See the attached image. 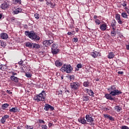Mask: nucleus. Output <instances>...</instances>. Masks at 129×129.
I'll use <instances>...</instances> for the list:
<instances>
[{
  "instance_id": "obj_23",
  "label": "nucleus",
  "mask_w": 129,
  "mask_h": 129,
  "mask_svg": "<svg viewBox=\"0 0 129 129\" xmlns=\"http://www.w3.org/2000/svg\"><path fill=\"white\" fill-rule=\"evenodd\" d=\"M41 47V46L40 44L38 43H33L32 48L33 49H40Z\"/></svg>"
},
{
  "instance_id": "obj_21",
  "label": "nucleus",
  "mask_w": 129,
  "mask_h": 129,
  "mask_svg": "<svg viewBox=\"0 0 129 129\" xmlns=\"http://www.w3.org/2000/svg\"><path fill=\"white\" fill-rule=\"evenodd\" d=\"M34 43H31L30 42H27L25 43V46L29 47L30 49H32Z\"/></svg>"
},
{
  "instance_id": "obj_50",
  "label": "nucleus",
  "mask_w": 129,
  "mask_h": 129,
  "mask_svg": "<svg viewBox=\"0 0 129 129\" xmlns=\"http://www.w3.org/2000/svg\"><path fill=\"white\" fill-rule=\"evenodd\" d=\"M121 5H122L123 7H126L127 3L125 1H124L123 3L121 4Z\"/></svg>"
},
{
  "instance_id": "obj_15",
  "label": "nucleus",
  "mask_w": 129,
  "mask_h": 129,
  "mask_svg": "<svg viewBox=\"0 0 129 129\" xmlns=\"http://www.w3.org/2000/svg\"><path fill=\"white\" fill-rule=\"evenodd\" d=\"M9 118V115H5L4 116H3L1 120V122L2 124H5L6 120Z\"/></svg>"
},
{
  "instance_id": "obj_63",
  "label": "nucleus",
  "mask_w": 129,
  "mask_h": 129,
  "mask_svg": "<svg viewBox=\"0 0 129 129\" xmlns=\"http://www.w3.org/2000/svg\"><path fill=\"white\" fill-rule=\"evenodd\" d=\"M126 48L127 50H129V45H126Z\"/></svg>"
},
{
  "instance_id": "obj_14",
  "label": "nucleus",
  "mask_w": 129,
  "mask_h": 129,
  "mask_svg": "<svg viewBox=\"0 0 129 129\" xmlns=\"http://www.w3.org/2000/svg\"><path fill=\"white\" fill-rule=\"evenodd\" d=\"M108 28V27H107V24L106 23H104L103 24L100 25V29L103 32L106 31Z\"/></svg>"
},
{
  "instance_id": "obj_7",
  "label": "nucleus",
  "mask_w": 129,
  "mask_h": 129,
  "mask_svg": "<svg viewBox=\"0 0 129 129\" xmlns=\"http://www.w3.org/2000/svg\"><path fill=\"white\" fill-rule=\"evenodd\" d=\"M53 40H45L43 42V46L45 47H48V46H50L51 44L53 43Z\"/></svg>"
},
{
  "instance_id": "obj_2",
  "label": "nucleus",
  "mask_w": 129,
  "mask_h": 129,
  "mask_svg": "<svg viewBox=\"0 0 129 129\" xmlns=\"http://www.w3.org/2000/svg\"><path fill=\"white\" fill-rule=\"evenodd\" d=\"M34 100L37 102L42 101L44 102L46 100V93L44 90L42 92L38 94L34 97Z\"/></svg>"
},
{
  "instance_id": "obj_46",
  "label": "nucleus",
  "mask_w": 129,
  "mask_h": 129,
  "mask_svg": "<svg viewBox=\"0 0 129 129\" xmlns=\"http://www.w3.org/2000/svg\"><path fill=\"white\" fill-rule=\"evenodd\" d=\"M108 119H110V120H112V121L115 120L114 118L112 116H111V115H110V116H109Z\"/></svg>"
},
{
  "instance_id": "obj_42",
  "label": "nucleus",
  "mask_w": 129,
  "mask_h": 129,
  "mask_svg": "<svg viewBox=\"0 0 129 129\" xmlns=\"http://www.w3.org/2000/svg\"><path fill=\"white\" fill-rule=\"evenodd\" d=\"M10 73H11V74H12V76H11L15 77L17 75V73L16 72H11Z\"/></svg>"
},
{
  "instance_id": "obj_41",
  "label": "nucleus",
  "mask_w": 129,
  "mask_h": 129,
  "mask_svg": "<svg viewBox=\"0 0 129 129\" xmlns=\"http://www.w3.org/2000/svg\"><path fill=\"white\" fill-rule=\"evenodd\" d=\"M26 76L28 78H30L31 77H32V74H30V73H27V74H26Z\"/></svg>"
},
{
  "instance_id": "obj_30",
  "label": "nucleus",
  "mask_w": 129,
  "mask_h": 129,
  "mask_svg": "<svg viewBox=\"0 0 129 129\" xmlns=\"http://www.w3.org/2000/svg\"><path fill=\"white\" fill-rule=\"evenodd\" d=\"M10 112L16 113L18 111L17 108H12L9 110Z\"/></svg>"
},
{
  "instance_id": "obj_61",
  "label": "nucleus",
  "mask_w": 129,
  "mask_h": 129,
  "mask_svg": "<svg viewBox=\"0 0 129 129\" xmlns=\"http://www.w3.org/2000/svg\"><path fill=\"white\" fill-rule=\"evenodd\" d=\"M97 18H98V16L97 15H94V19L96 20Z\"/></svg>"
},
{
  "instance_id": "obj_1",
  "label": "nucleus",
  "mask_w": 129,
  "mask_h": 129,
  "mask_svg": "<svg viewBox=\"0 0 129 129\" xmlns=\"http://www.w3.org/2000/svg\"><path fill=\"white\" fill-rule=\"evenodd\" d=\"M25 34L32 40L34 41H37L40 39V37L37 36L34 31H31L30 32L25 31Z\"/></svg>"
},
{
  "instance_id": "obj_25",
  "label": "nucleus",
  "mask_w": 129,
  "mask_h": 129,
  "mask_svg": "<svg viewBox=\"0 0 129 129\" xmlns=\"http://www.w3.org/2000/svg\"><path fill=\"white\" fill-rule=\"evenodd\" d=\"M22 11V9L21 8H17L15 9V11H14V13L15 14L17 15L18 14H19L20 13H21Z\"/></svg>"
},
{
  "instance_id": "obj_17",
  "label": "nucleus",
  "mask_w": 129,
  "mask_h": 129,
  "mask_svg": "<svg viewBox=\"0 0 129 129\" xmlns=\"http://www.w3.org/2000/svg\"><path fill=\"white\" fill-rule=\"evenodd\" d=\"M114 56H115V54L113 52H109L107 55V57L109 59H113L114 57Z\"/></svg>"
},
{
  "instance_id": "obj_37",
  "label": "nucleus",
  "mask_w": 129,
  "mask_h": 129,
  "mask_svg": "<svg viewBox=\"0 0 129 129\" xmlns=\"http://www.w3.org/2000/svg\"><path fill=\"white\" fill-rule=\"evenodd\" d=\"M88 94L90 96H93L94 93L92 90H90V92L88 93Z\"/></svg>"
},
{
  "instance_id": "obj_40",
  "label": "nucleus",
  "mask_w": 129,
  "mask_h": 129,
  "mask_svg": "<svg viewBox=\"0 0 129 129\" xmlns=\"http://www.w3.org/2000/svg\"><path fill=\"white\" fill-rule=\"evenodd\" d=\"M57 48V47L56 46V44H52L51 50H52V49H58V48Z\"/></svg>"
},
{
  "instance_id": "obj_26",
  "label": "nucleus",
  "mask_w": 129,
  "mask_h": 129,
  "mask_svg": "<svg viewBox=\"0 0 129 129\" xmlns=\"http://www.w3.org/2000/svg\"><path fill=\"white\" fill-rule=\"evenodd\" d=\"M114 110H115L117 112L119 113L122 110V108L120 107L119 105H117L114 107Z\"/></svg>"
},
{
  "instance_id": "obj_27",
  "label": "nucleus",
  "mask_w": 129,
  "mask_h": 129,
  "mask_svg": "<svg viewBox=\"0 0 129 129\" xmlns=\"http://www.w3.org/2000/svg\"><path fill=\"white\" fill-rule=\"evenodd\" d=\"M59 50L58 49H52L51 52L53 54H56L59 52Z\"/></svg>"
},
{
  "instance_id": "obj_24",
  "label": "nucleus",
  "mask_w": 129,
  "mask_h": 129,
  "mask_svg": "<svg viewBox=\"0 0 129 129\" xmlns=\"http://www.w3.org/2000/svg\"><path fill=\"white\" fill-rule=\"evenodd\" d=\"M9 106V104H8V103L3 104L2 106V109L6 110Z\"/></svg>"
},
{
  "instance_id": "obj_53",
  "label": "nucleus",
  "mask_w": 129,
  "mask_h": 129,
  "mask_svg": "<svg viewBox=\"0 0 129 129\" xmlns=\"http://www.w3.org/2000/svg\"><path fill=\"white\" fill-rule=\"evenodd\" d=\"M103 115L105 118H108L109 117V116H110V115H107V114H104Z\"/></svg>"
},
{
  "instance_id": "obj_36",
  "label": "nucleus",
  "mask_w": 129,
  "mask_h": 129,
  "mask_svg": "<svg viewBox=\"0 0 129 129\" xmlns=\"http://www.w3.org/2000/svg\"><path fill=\"white\" fill-rule=\"evenodd\" d=\"M26 129H34V127L32 125H26L25 126Z\"/></svg>"
},
{
  "instance_id": "obj_49",
  "label": "nucleus",
  "mask_w": 129,
  "mask_h": 129,
  "mask_svg": "<svg viewBox=\"0 0 129 129\" xmlns=\"http://www.w3.org/2000/svg\"><path fill=\"white\" fill-rule=\"evenodd\" d=\"M82 67V64H77V68H78V69H81Z\"/></svg>"
},
{
  "instance_id": "obj_59",
  "label": "nucleus",
  "mask_w": 129,
  "mask_h": 129,
  "mask_svg": "<svg viewBox=\"0 0 129 129\" xmlns=\"http://www.w3.org/2000/svg\"><path fill=\"white\" fill-rule=\"evenodd\" d=\"M52 123H48V127H50L51 126H52Z\"/></svg>"
},
{
  "instance_id": "obj_12",
  "label": "nucleus",
  "mask_w": 129,
  "mask_h": 129,
  "mask_svg": "<svg viewBox=\"0 0 129 129\" xmlns=\"http://www.w3.org/2000/svg\"><path fill=\"white\" fill-rule=\"evenodd\" d=\"M116 24H117V22H116V21H115V19L112 20V22H111V27H112V30H116V29H117Z\"/></svg>"
},
{
  "instance_id": "obj_13",
  "label": "nucleus",
  "mask_w": 129,
  "mask_h": 129,
  "mask_svg": "<svg viewBox=\"0 0 129 129\" xmlns=\"http://www.w3.org/2000/svg\"><path fill=\"white\" fill-rule=\"evenodd\" d=\"M0 37L2 39L4 40H7L9 38V36L7 33L2 32L0 34Z\"/></svg>"
},
{
  "instance_id": "obj_45",
  "label": "nucleus",
  "mask_w": 129,
  "mask_h": 129,
  "mask_svg": "<svg viewBox=\"0 0 129 129\" xmlns=\"http://www.w3.org/2000/svg\"><path fill=\"white\" fill-rule=\"evenodd\" d=\"M0 70L4 71L5 70V66L3 64H2L1 66H0Z\"/></svg>"
},
{
  "instance_id": "obj_60",
  "label": "nucleus",
  "mask_w": 129,
  "mask_h": 129,
  "mask_svg": "<svg viewBox=\"0 0 129 129\" xmlns=\"http://www.w3.org/2000/svg\"><path fill=\"white\" fill-rule=\"evenodd\" d=\"M86 91L88 93H89L90 92V90L89 89H86Z\"/></svg>"
},
{
  "instance_id": "obj_18",
  "label": "nucleus",
  "mask_w": 129,
  "mask_h": 129,
  "mask_svg": "<svg viewBox=\"0 0 129 129\" xmlns=\"http://www.w3.org/2000/svg\"><path fill=\"white\" fill-rule=\"evenodd\" d=\"M46 5H47V6H48V7H50V8H51L52 9L54 8V7H56V5L51 2H47Z\"/></svg>"
},
{
  "instance_id": "obj_64",
  "label": "nucleus",
  "mask_w": 129,
  "mask_h": 129,
  "mask_svg": "<svg viewBox=\"0 0 129 129\" xmlns=\"http://www.w3.org/2000/svg\"><path fill=\"white\" fill-rule=\"evenodd\" d=\"M75 30L76 32H78L79 31V29L78 28H76Z\"/></svg>"
},
{
  "instance_id": "obj_43",
  "label": "nucleus",
  "mask_w": 129,
  "mask_h": 129,
  "mask_svg": "<svg viewBox=\"0 0 129 129\" xmlns=\"http://www.w3.org/2000/svg\"><path fill=\"white\" fill-rule=\"evenodd\" d=\"M41 127H42V129H48V126L45 124L42 125Z\"/></svg>"
},
{
  "instance_id": "obj_31",
  "label": "nucleus",
  "mask_w": 129,
  "mask_h": 129,
  "mask_svg": "<svg viewBox=\"0 0 129 129\" xmlns=\"http://www.w3.org/2000/svg\"><path fill=\"white\" fill-rule=\"evenodd\" d=\"M0 42H1V46H2L3 47H5L6 46H7V44L4 41H2L0 40Z\"/></svg>"
},
{
  "instance_id": "obj_44",
  "label": "nucleus",
  "mask_w": 129,
  "mask_h": 129,
  "mask_svg": "<svg viewBox=\"0 0 129 129\" xmlns=\"http://www.w3.org/2000/svg\"><path fill=\"white\" fill-rule=\"evenodd\" d=\"M121 129H129V127L126 125H122L121 126Z\"/></svg>"
},
{
  "instance_id": "obj_3",
  "label": "nucleus",
  "mask_w": 129,
  "mask_h": 129,
  "mask_svg": "<svg viewBox=\"0 0 129 129\" xmlns=\"http://www.w3.org/2000/svg\"><path fill=\"white\" fill-rule=\"evenodd\" d=\"M107 90L108 92H110V94L112 96L119 95L120 94H122V92L121 91L117 90V88L115 86H111Z\"/></svg>"
},
{
  "instance_id": "obj_20",
  "label": "nucleus",
  "mask_w": 129,
  "mask_h": 129,
  "mask_svg": "<svg viewBox=\"0 0 129 129\" xmlns=\"http://www.w3.org/2000/svg\"><path fill=\"white\" fill-rule=\"evenodd\" d=\"M1 8L3 9V10H5L7 9V8H9V5L5 3H3V4H2Z\"/></svg>"
},
{
  "instance_id": "obj_9",
  "label": "nucleus",
  "mask_w": 129,
  "mask_h": 129,
  "mask_svg": "<svg viewBox=\"0 0 129 129\" xmlns=\"http://www.w3.org/2000/svg\"><path fill=\"white\" fill-rule=\"evenodd\" d=\"M49 109L51 111L54 109V107L51 106L50 104H45V105H44V110H45V111H48Z\"/></svg>"
},
{
  "instance_id": "obj_35",
  "label": "nucleus",
  "mask_w": 129,
  "mask_h": 129,
  "mask_svg": "<svg viewBox=\"0 0 129 129\" xmlns=\"http://www.w3.org/2000/svg\"><path fill=\"white\" fill-rule=\"evenodd\" d=\"M95 23H96V25H100L101 24V22H100V20H99V19H96L95 20Z\"/></svg>"
},
{
  "instance_id": "obj_33",
  "label": "nucleus",
  "mask_w": 129,
  "mask_h": 129,
  "mask_svg": "<svg viewBox=\"0 0 129 129\" xmlns=\"http://www.w3.org/2000/svg\"><path fill=\"white\" fill-rule=\"evenodd\" d=\"M56 94L58 96H61L62 94V91L60 90L56 92Z\"/></svg>"
},
{
  "instance_id": "obj_10",
  "label": "nucleus",
  "mask_w": 129,
  "mask_h": 129,
  "mask_svg": "<svg viewBox=\"0 0 129 129\" xmlns=\"http://www.w3.org/2000/svg\"><path fill=\"white\" fill-rule=\"evenodd\" d=\"M78 121L82 123V124H88V123L87 122L86 120L85 119V117H80L78 118Z\"/></svg>"
},
{
  "instance_id": "obj_32",
  "label": "nucleus",
  "mask_w": 129,
  "mask_h": 129,
  "mask_svg": "<svg viewBox=\"0 0 129 129\" xmlns=\"http://www.w3.org/2000/svg\"><path fill=\"white\" fill-rule=\"evenodd\" d=\"M111 35L112 37H114L115 35H116V32L115 31V30H113L111 32Z\"/></svg>"
},
{
  "instance_id": "obj_16",
  "label": "nucleus",
  "mask_w": 129,
  "mask_h": 129,
  "mask_svg": "<svg viewBox=\"0 0 129 129\" xmlns=\"http://www.w3.org/2000/svg\"><path fill=\"white\" fill-rule=\"evenodd\" d=\"M105 97H106L107 99L110 100L111 101L114 100V98L112 97V95L110 94H105Z\"/></svg>"
},
{
  "instance_id": "obj_6",
  "label": "nucleus",
  "mask_w": 129,
  "mask_h": 129,
  "mask_svg": "<svg viewBox=\"0 0 129 129\" xmlns=\"http://www.w3.org/2000/svg\"><path fill=\"white\" fill-rule=\"evenodd\" d=\"M80 83L76 82L71 84V88L74 90H77L80 87Z\"/></svg>"
},
{
  "instance_id": "obj_54",
  "label": "nucleus",
  "mask_w": 129,
  "mask_h": 129,
  "mask_svg": "<svg viewBox=\"0 0 129 129\" xmlns=\"http://www.w3.org/2000/svg\"><path fill=\"white\" fill-rule=\"evenodd\" d=\"M95 53H96V55L97 56H101V53L100 52H98L97 51H95Z\"/></svg>"
},
{
  "instance_id": "obj_29",
  "label": "nucleus",
  "mask_w": 129,
  "mask_h": 129,
  "mask_svg": "<svg viewBox=\"0 0 129 129\" xmlns=\"http://www.w3.org/2000/svg\"><path fill=\"white\" fill-rule=\"evenodd\" d=\"M83 86L85 87H89V82L88 81H85L83 83Z\"/></svg>"
},
{
  "instance_id": "obj_34",
  "label": "nucleus",
  "mask_w": 129,
  "mask_h": 129,
  "mask_svg": "<svg viewBox=\"0 0 129 129\" xmlns=\"http://www.w3.org/2000/svg\"><path fill=\"white\" fill-rule=\"evenodd\" d=\"M91 56L94 58H97V53L95 52H93L91 53Z\"/></svg>"
},
{
  "instance_id": "obj_4",
  "label": "nucleus",
  "mask_w": 129,
  "mask_h": 129,
  "mask_svg": "<svg viewBox=\"0 0 129 129\" xmlns=\"http://www.w3.org/2000/svg\"><path fill=\"white\" fill-rule=\"evenodd\" d=\"M73 68L71 64H63L61 69H60V71L63 73L66 72L67 74H70L73 71Z\"/></svg>"
},
{
  "instance_id": "obj_11",
  "label": "nucleus",
  "mask_w": 129,
  "mask_h": 129,
  "mask_svg": "<svg viewBox=\"0 0 129 129\" xmlns=\"http://www.w3.org/2000/svg\"><path fill=\"white\" fill-rule=\"evenodd\" d=\"M10 79L11 81L14 82L15 83L17 84L20 80V78L14 76H11Z\"/></svg>"
},
{
  "instance_id": "obj_19",
  "label": "nucleus",
  "mask_w": 129,
  "mask_h": 129,
  "mask_svg": "<svg viewBox=\"0 0 129 129\" xmlns=\"http://www.w3.org/2000/svg\"><path fill=\"white\" fill-rule=\"evenodd\" d=\"M82 100L84 102H87L89 100V96L87 95H84L82 97Z\"/></svg>"
},
{
  "instance_id": "obj_5",
  "label": "nucleus",
  "mask_w": 129,
  "mask_h": 129,
  "mask_svg": "<svg viewBox=\"0 0 129 129\" xmlns=\"http://www.w3.org/2000/svg\"><path fill=\"white\" fill-rule=\"evenodd\" d=\"M86 121L88 122H90L91 125L94 126L95 125L94 123V118L91 116L90 115L87 114L86 115Z\"/></svg>"
},
{
  "instance_id": "obj_55",
  "label": "nucleus",
  "mask_w": 129,
  "mask_h": 129,
  "mask_svg": "<svg viewBox=\"0 0 129 129\" xmlns=\"http://www.w3.org/2000/svg\"><path fill=\"white\" fill-rule=\"evenodd\" d=\"M7 93H9L10 95L12 94V92H11V90H7Z\"/></svg>"
},
{
  "instance_id": "obj_38",
  "label": "nucleus",
  "mask_w": 129,
  "mask_h": 129,
  "mask_svg": "<svg viewBox=\"0 0 129 129\" xmlns=\"http://www.w3.org/2000/svg\"><path fill=\"white\" fill-rule=\"evenodd\" d=\"M38 122L40 124H41V123H43V124H45V122L43 120L41 119H38Z\"/></svg>"
},
{
  "instance_id": "obj_39",
  "label": "nucleus",
  "mask_w": 129,
  "mask_h": 129,
  "mask_svg": "<svg viewBox=\"0 0 129 129\" xmlns=\"http://www.w3.org/2000/svg\"><path fill=\"white\" fill-rule=\"evenodd\" d=\"M34 17L36 19L38 20L39 19H40V15H39L37 13L35 14Z\"/></svg>"
},
{
  "instance_id": "obj_57",
  "label": "nucleus",
  "mask_w": 129,
  "mask_h": 129,
  "mask_svg": "<svg viewBox=\"0 0 129 129\" xmlns=\"http://www.w3.org/2000/svg\"><path fill=\"white\" fill-rule=\"evenodd\" d=\"M24 63L23 61H21L19 62V65H22Z\"/></svg>"
},
{
  "instance_id": "obj_8",
  "label": "nucleus",
  "mask_w": 129,
  "mask_h": 129,
  "mask_svg": "<svg viewBox=\"0 0 129 129\" xmlns=\"http://www.w3.org/2000/svg\"><path fill=\"white\" fill-rule=\"evenodd\" d=\"M115 19L117 21V23L119 25H122L123 23V22L121 19V15L118 14L115 15Z\"/></svg>"
},
{
  "instance_id": "obj_51",
  "label": "nucleus",
  "mask_w": 129,
  "mask_h": 129,
  "mask_svg": "<svg viewBox=\"0 0 129 129\" xmlns=\"http://www.w3.org/2000/svg\"><path fill=\"white\" fill-rule=\"evenodd\" d=\"M70 78L71 80H74L75 79V76L73 75L70 76Z\"/></svg>"
},
{
  "instance_id": "obj_56",
  "label": "nucleus",
  "mask_w": 129,
  "mask_h": 129,
  "mask_svg": "<svg viewBox=\"0 0 129 129\" xmlns=\"http://www.w3.org/2000/svg\"><path fill=\"white\" fill-rule=\"evenodd\" d=\"M16 20V18L15 17H12L11 18V22H13L14 21Z\"/></svg>"
},
{
  "instance_id": "obj_47",
  "label": "nucleus",
  "mask_w": 129,
  "mask_h": 129,
  "mask_svg": "<svg viewBox=\"0 0 129 129\" xmlns=\"http://www.w3.org/2000/svg\"><path fill=\"white\" fill-rule=\"evenodd\" d=\"M124 10H125V12H126L129 15V8H127V7H125Z\"/></svg>"
},
{
  "instance_id": "obj_52",
  "label": "nucleus",
  "mask_w": 129,
  "mask_h": 129,
  "mask_svg": "<svg viewBox=\"0 0 129 129\" xmlns=\"http://www.w3.org/2000/svg\"><path fill=\"white\" fill-rule=\"evenodd\" d=\"M15 2L18 3L19 5L21 4V0H15Z\"/></svg>"
},
{
  "instance_id": "obj_28",
  "label": "nucleus",
  "mask_w": 129,
  "mask_h": 129,
  "mask_svg": "<svg viewBox=\"0 0 129 129\" xmlns=\"http://www.w3.org/2000/svg\"><path fill=\"white\" fill-rule=\"evenodd\" d=\"M121 17L123 18L124 19H127L128 18V15L125 12H122L121 14Z\"/></svg>"
},
{
  "instance_id": "obj_62",
  "label": "nucleus",
  "mask_w": 129,
  "mask_h": 129,
  "mask_svg": "<svg viewBox=\"0 0 129 129\" xmlns=\"http://www.w3.org/2000/svg\"><path fill=\"white\" fill-rule=\"evenodd\" d=\"M72 32H68V35H72Z\"/></svg>"
},
{
  "instance_id": "obj_22",
  "label": "nucleus",
  "mask_w": 129,
  "mask_h": 129,
  "mask_svg": "<svg viewBox=\"0 0 129 129\" xmlns=\"http://www.w3.org/2000/svg\"><path fill=\"white\" fill-rule=\"evenodd\" d=\"M55 65L56 67H60L62 66V63L59 60L55 61Z\"/></svg>"
},
{
  "instance_id": "obj_48",
  "label": "nucleus",
  "mask_w": 129,
  "mask_h": 129,
  "mask_svg": "<svg viewBox=\"0 0 129 129\" xmlns=\"http://www.w3.org/2000/svg\"><path fill=\"white\" fill-rule=\"evenodd\" d=\"M78 38H74V39H73V41L75 42H78Z\"/></svg>"
},
{
  "instance_id": "obj_58",
  "label": "nucleus",
  "mask_w": 129,
  "mask_h": 129,
  "mask_svg": "<svg viewBox=\"0 0 129 129\" xmlns=\"http://www.w3.org/2000/svg\"><path fill=\"white\" fill-rule=\"evenodd\" d=\"M117 74H118L119 75H122V74H123V72H117Z\"/></svg>"
}]
</instances>
